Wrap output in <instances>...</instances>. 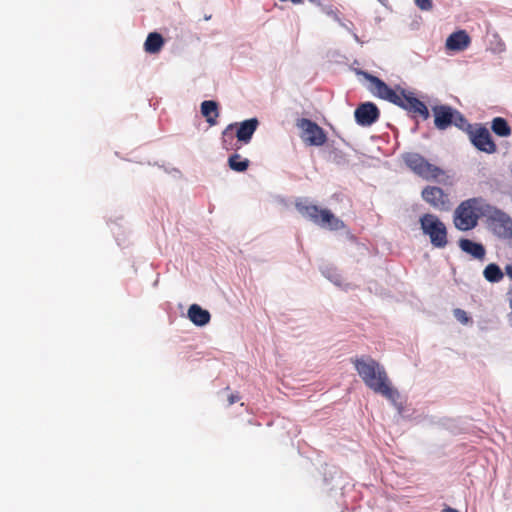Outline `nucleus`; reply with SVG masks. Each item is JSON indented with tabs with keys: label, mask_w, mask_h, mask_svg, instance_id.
<instances>
[{
	"label": "nucleus",
	"mask_w": 512,
	"mask_h": 512,
	"mask_svg": "<svg viewBox=\"0 0 512 512\" xmlns=\"http://www.w3.org/2000/svg\"><path fill=\"white\" fill-rule=\"evenodd\" d=\"M250 161L247 158H243L238 153H233L228 158V166L231 170L236 172H244L248 169Z\"/></svg>",
	"instance_id": "4be33fe9"
},
{
	"label": "nucleus",
	"mask_w": 512,
	"mask_h": 512,
	"mask_svg": "<svg viewBox=\"0 0 512 512\" xmlns=\"http://www.w3.org/2000/svg\"><path fill=\"white\" fill-rule=\"evenodd\" d=\"M462 130L468 134L471 143L478 150L488 154L496 152L497 146L486 127L482 125L473 126L467 122Z\"/></svg>",
	"instance_id": "6e6552de"
},
{
	"label": "nucleus",
	"mask_w": 512,
	"mask_h": 512,
	"mask_svg": "<svg viewBox=\"0 0 512 512\" xmlns=\"http://www.w3.org/2000/svg\"><path fill=\"white\" fill-rule=\"evenodd\" d=\"M187 316L196 326H205L210 322L211 315L208 310L203 309L198 304H192L188 308Z\"/></svg>",
	"instance_id": "2eb2a0df"
},
{
	"label": "nucleus",
	"mask_w": 512,
	"mask_h": 512,
	"mask_svg": "<svg viewBox=\"0 0 512 512\" xmlns=\"http://www.w3.org/2000/svg\"><path fill=\"white\" fill-rule=\"evenodd\" d=\"M239 400H240V397H239L238 394H231L228 397V405H232V404L236 403Z\"/></svg>",
	"instance_id": "a878e982"
},
{
	"label": "nucleus",
	"mask_w": 512,
	"mask_h": 512,
	"mask_svg": "<svg viewBox=\"0 0 512 512\" xmlns=\"http://www.w3.org/2000/svg\"><path fill=\"white\" fill-rule=\"evenodd\" d=\"M351 363L369 389L393 404L397 402L399 392L392 386L385 368L378 361L371 356H361L351 358Z\"/></svg>",
	"instance_id": "f257e3e1"
},
{
	"label": "nucleus",
	"mask_w": 512,
	"mask_h": 512,
	"mask_svg": "<svg viewBox=\"0 0 512 512\" xmlns=\"http://www.w3.org/2000/svg\"><path fill=\"white\" fill-rule=\"evenodd\" d=\"M483 212V200L481 198L467 199L461 202L454 211V226L460 231L472 230L477 226Z\"/></svg>",
	"instance_id": "7ed1b4c3"
},
{
	"label": "nucleus",
	"mask_w": 512,
	"mask_h": 512,
	"mask_svg": "<svg viewBox=\"0 0 512 512\" xmlns=\"http://www.w3.org/2000/svg\"><path fill=\"white\" fill-rule=\"evenodd\" d=\"M460 249L474 257L475 259L482 260L485 257V248L482 244L476 243L470 239L462 238L459 240Z\"/></svg>",
	"instance_id": "dca6fc26"
},
{
	"label": "nucleus",
	"mask_w": 512,
	"mask_h": 512,
	"mask_svg": "<svg viewBox=\"0 0 512 512\" xmlns=\"http://www.w3.org/2000/svg\"><path fill=\"white\" fill-rule=\"evenodd\" d=\"M201 113L211 126L217 124V118L219 117V109L217 102L213 100L203 101L201 103Z\"/></svg>",
	"instance_id": "f3484780"
},
{
	"label": "nucleus",
	"mask_w": 512,
	"mask_h": 512,
	"mask_svg": "<svg viewBox=\"0 0 512 512\" xmlns=\"http://www.w3.org/2000/svg\"><path fill=\"white\" fill-rule=\"evenodd\" d=\"M365 76L370 83V91L378 98L393 103L413 114V116L421 117L423 120L429 118L430 114L427 106L416 98L413 92L406 91L400 87L394 90L376 76L370 74H365Z\"/></svg>",
	"instance_id": "f03ea898"
},
{
	"label": "nucleus",
	"mask_w": 512,
	"mask_h": 512,
	"mask_svg": "<svg viewBox=\"0 0 512 512\" xmlns=\"http://www.w3.org/2000/svg\"><path fill=\"white\" fill-rule=\"evenodd\" d=\"M295 206L303 217L317 225L327 226L332 230H339L344 227V223L328 209H321L317 205L306 202H297Z\"/></svg>",
	"instance_id": "39448f33"
},
{
	"label": "nucleus",
	"mask_w": 512,
	"mask_h": 512,
	"mask_svg": "<svg viewBox=\"0 0 512 512\" xmlns=\"http://www.w3.org/2000/svg\"><path fill=\"white\" fill-rule=\"evenodd\" d=\"M415 4L424 11H430L433 8L432 0H415Z\"/></svg>",
	"instance_id": "b1692460"
},
{
	"label": "nucleus",
	"mask_w": 512,
	"mask_h": 512,
	"mask_svg": "<svg viewBox=\"0 0 512 512\" xmlns=\"http://www.w3.org/2000/svg\"><path fill=\"white\" fill-rule=\"evenodd\" d=\"M164 46V39L160 33H149L144 43V49L147 53H159Z\"/></svg>",
	"instance_id": "a211bd4d"
},
{
	"label": "nucleus",
	"mask_w": 512,
	"mask_h": 512,
	"mask_svg": "<svg viewBox=\"0 0 512 512\" xmlns=\"http://www.w3.org/2000/svg\"><path fill=\"white\" fill-rule=\"evenodd\" d=\"M424 235L428 236L435 248H445L448 244V230L445 223L435 214L426 213L419 219Z\"/></svg>",
	"instance_id": "20e7f679"
},
{
	"label": "nucleus",
	"mask_w": 512,
	"mask_h": 512,
	"mask_svg": "<svg viewBox=\"0 0 512 512\" xmlns=\"http://www.w3.org/2000/svg\"><path fill=\"white\" fill-rule=\"evenodd\" d=\"M454 316L462 324H467L469 322V317H468L466 311H464L460 308H457L454 310Z\"/></svg>",
	"instance_id": "5701e85b"
},
{
	"label": "nucleus",
	"mask_w": 512,
	"mask_h": 512,
	"mask_svg": "<svg viewBox=\"0 0 512 512\" xmlns=\"http://www.w3.org/2000/svg\"><path fill=\"white\" fill-rule=\"evenodd\" d=\"M234 126L235 124H229L222 132V146L227 151H237L241 148L240 142L234 141Z\"/></svg>",
	"instance_id": "6ab92c4d"
},
{
	"label": "nucleus",
	"mask_w": 512,
	"mask_h": 512,
	"mask_svg": "<svg viewBox=\"0 0 512 512\" xmlns=\"http://www.w3.org/2000/svg\"><path fill=\"white\" fill-rule=\"evenodd\" d=\"M490 227L494 234L500 238L512 237V219L502 211H496L490 218Z\"/></svg>",
	"instance_id": "9b49d317"
},
{
	"label": "nucleus",
	"mask_w": 512,
	"mask_h": 512,
	"mask_svg": "<svg viewBox=\"0 0 512 512\" xmlns=\"http://www.w3.org/2000/svg\"><path fill=\"white\" fill-rule=\"evenodd\" d=\"M507 296H508L509 306H510V309H511V312L509 314V319H510V321L512 323V286L509 288Z\"/></svg>",
	"instance_id": "393cba45"
},
{
	"label": "nucleus",
	"mask_w": 512,
	"mask_h": 512,
	"mask_svg": "<svg viewBox=\"0 0 512 512\" xmlns=\"http://www.w3.org/2000/svg\"><path fill=\"white\" fill-rule=\"evenodd\" d=\"M421 195L435 209L444 211L450 207L449 195L439 187L427 186L422 190Z\"/></svg>",
	"instance_id": "9d476101"
},
{
	"label": "nucleus",
	"mask_w": 512,
	"mask_h": 512,
	"mask_svg": "<svg viewBox=\"0 0 512 512\" xmlns=\"http://www.w3.org/2000/svg\"><path fill=\"white\" fill-rule=\"evenodd\" d=\"M441 512H458V511L452 507H445Z\"/></svg>",
	"instance_id": "cd10ccee"
},
{
	"label": "nucleus",
	"mask_w": 512,
	"mask_h": 512,
	"mask_svg": "<svg viewBox=\"0 0 512 512\" xmlns=\"http://www.w3.org/2000/svg\"><path fill=\"white\" fill-rule=\"evenodd\" d=\"M470 44V37L464 30L452 33L446 40V47L452 51H463Z\"/></svg>",
	"instance_id": "4468645a"
},
{
	"label": "nucleus",
	"mask_w": 512,
	"mask_h": 512,
	"mask_svg": "<svg viewBox=\"0 0 512 512\" xmlns=\"http://www.w3.org/2000/svg\"><path fill=\"white\" fill-rule=\"evenodd\" d=\"M434 125L439 130H446L452 124L459 129L466 126L467 119L456 109L448 105H436L432 107Z\"/></svg>",
	"instance_id": "0eeeda50"
},
{
	"label": "nucleus",
	"mask_w": 512,
	"mask_h": 512,
	"mask_svg": "<svg viewBox=\"0 0 512 512\" xmlns=\"http://www.w3.org/2000/svg\"><path fill=\"white\" fill-rule=\"evenodd\" d=\"M404 161L416 175L425 180H435L445 174L443 169L430 163L417 153H408L405 155Z\"/></svg>",
	"instance_id": "423d86ee"
},
{
	"label": "nucleus",
	"mask_w": 512,
	"mask_h": 512,
	"mask_svg": "<svg viewBox=\"0 0 512 512\" xmlns=\"http://www.w3.org/2000/svg\"><path fill=\"white\" fill-rule=\"evenodd\" d=\"M484 278L490 283H498L504 278V272L495 264H488L483 271Z\"/></svg>",
	"instance_id": "412c9836"
},
{
	"label": "nucleus",
	"mask_w": 512,
	"mask_h": 512,
	"mask_svg": "<svg viewBox=\"0 0 512 512\" xmlns=\"http://www.w3.org/2000/svg\"><path fill=\"white\" fill-rule=\"evenodd\" d=\"M308 1L311 2V3H318L317 0H308Z\"/></svg>",
	"instance_id": "c85d7f7f"
},
{
	"label": "nucleus",
	"mask_w": 512,
	"mask_h": 512,
	"mask_svg": "<svg viewBox=\"0 0 512 512\" xmlns=\"http://www.w3.org/2000/svg\"><path fill=\"white\" fill-rule=\"evenodd\" d=\"M491 129L499 137H509L512 134V129L507 120L502 117H495L492 120Z\"/></svg>",
	"instance_id": "aec40b11"
},
{
	"label": "nucleus",
	"mask_w": 512,
	"mask_h": 512,
	"mask_svg": "<svg viewBox=\"0 0 512 512\" xmlns=\"http://www.w3.org/2000/svg\"><path fill=\"white\" fill-rule=\"evenodd\" d=\"M356 122L361 126H370L380 117L378 107L372 102L360 104L354 112Z\"/></svg>",
	"instance_id": "f8f14e48"
},
{
	"label": "nucleus",
	"mask_w": 512,
	"mask_h": 512,
	"mask_svg": "<svg viewBox=\"0 0 512 512\" xmlns=\"http://www.w3.org/2000/svg\"><path fill=\"white\" fill-rule=\"evenodd\" d=\"M297 127L301 129V139L308 146H323L327 142L326 132L316 122L301 118L297 121Z\"/></svg>",
	"instance_id": "1a4fd4ad"
},
{
	"label": "nucleus",
	"mask_w": 512,
	"mask_h": 512,
	"mask_svg": "<svg viewBox=\"0 0 512 512\" xmlns=\"http://www.w3.org/2000/svg\"><path fill=\"white\" fill-rule=\"evenodd\" d=\"M234 129H236L235 137L237 138V142H240V145L248 144L253 134L258 128L259 121L257 118H250L240 123H234Z\"/></svg>",
	"instance_id": "ddd939ff"
},
{
	"label": "nucleus",
	"mask_w": 512,
	"mask_h": 512,
	"mask_svg": "<svg viewBox=\"0 0 512 512\" xmlns=\"http://www.w3.org/2000/svg\"><path fill=\"white\" fill-rule=\"evenodd\" d=\"M504 274L507 275V277L512 280V264H507L505 267H504Z\"/></svg>",
	"instance_id": "bb28decb"
}]
</instances>
